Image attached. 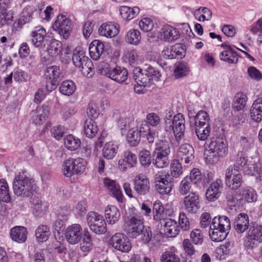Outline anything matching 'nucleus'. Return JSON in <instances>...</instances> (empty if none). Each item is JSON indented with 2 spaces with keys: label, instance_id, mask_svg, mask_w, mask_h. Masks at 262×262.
<instances>
[{
  "label": "nucleus",
  "instance_id": "obj_24",
  "mask_svg": "<svg viewBox=\"0 0 262 262\" xmlns=\"http://www.w3.org/2000/svg\"><path fill=\"white\" fill-rule=\"evenodd\" d=\"M184 50L181 44H176L172 46L165 47L163 49L162 56L167 59H173L182 57L184 56Z\"/></svg>",
  "mask_w": 262,
  "mask_h": 262
},
{
  "label": "nucleus",
  "instance_id": "obj_49",
  "mask_svg": "<svg viewBox=\"0 0 262 262\" xmlns=\"http://www.w3.org/2000/svg\"><path fill=\"white\" fill-rule=\"evenodd\" d=\"M76 90L75 83L71 80L63 81L59 85V91L61 94L66 96L72 95Z\"/></svg>",
  "mask_w": 262,
  "mask_h": 262
},
{
  "label": "nucleus",
  "instance_id": "obj_35",
  "mask_svg": "<svg viewBox=\"0 0 262 262\" xmlns=\"http://www.w3.org/2000/svg\"><path fill=\"white\" fill-rule=\"evenodd\" d=\"M114 118L117 119V124L121 134L123 135L126 129L134 125V122L130 118H127L124 114L115 113Z\"/></svg>",
  "mask_w": 262,
  "mask_h": 262
},
{
  "label": "nucleus",
  "instance_id": "obj_57",
  "mask_svg": "<svg viewBox=\"0 0 262 262\" xmlns=\"http://www.w3.org/2000/svg\"><path fill=\"white\" fill-rule=\"evenodd\" d=\"M189 68L187 63L181 62L176 64L174 75L177 78H181L188 74Z\"/></svg>",
  "mask_w": 262,
  "mask_h": 262
},
{
  "label": "nucleus",
  "instance_id": "obj_52",
  "mask_svg": "<svg viewBox=\"0 0 262 262\" xmlns=\"http://www.w3.org/2000/svg\"><path fill=\"white\" fill-rule=\"evenodd\" d=\"M11 200L9 189L6 180L0 179V200L4 202H9Z\"/></svg>",
  "mask_w": 262,
  "mask_h": 262
},
{
  "label": "nucleus",
  "instance_id": "obj_50",
  "mask_svg": "<svg viewBox=\"0 0 262 262\" xmlns=\"http://www.w3.org/2000/svg\"><path fill=\"white\" fill-rule=\"evenodd\" d=\"M124 60L131 66H135L140 62L139 56L135 49L127 50L124 53Z\"/></svg>",
  "mask_w": 262,
  "mask_h": 262
},
{
  "label": "nucleus",
  "instance_id": "obj_23",
  "mask_svg": "<svg viewBox=\"0 0 262 262\" xmlns=\"http://www.w3.org/2000/svg\"><path fill=\"white\" fill-rule=\"evenodd\" d=\"M161 224L162 227H163L164 234L167 236L175 237L180 231L179 225L174 220L165 219L161 221Z\"/></svg>",
  "mask_w": 262,
  "mask_h": 262
},
{
  "label": "nucleus",
  "instance_id": "obj_2",
  "mask_svg": "<svg viewBox=\"0 0 262 262\" xmlns=\"http://www.w3.org/2000/svg\"><path fill=\"white\" fill-rule=\"evenodd\" d=\"M228 152V142L224 135L211 138L206 143L205 162L210 164L215 163L220 158L226 157Z\"/></svg>",
  "mask_w": 262,
  "mask_h": 262
},
{
  "label": "nucleus",
  "instance_id": "obj_34",
  "mask_svg": "<svg viewBox=\"0 0 262 262\" xmlns=\"http://www.w3.org/2000/svg\"><path fill=\"white\" fill-rule=\"evenodd\" d=\"M10 237L12 239L18 243H24L27 239V229L23 226H15L10 230Z\"/></svg>",
  "mask_w": 262,
  "mask_h": 262
},
{
  "label": "nucleus",
  "instance_id": "obj_5",
  "mask_svg": "<svg viewBox=\"0 0 262 262\" xmlns=\"http://www.w3.org/2000/svg\"><path fill=\"white\" fill-rule=\"evenodd\" d=\"M86 166L87 162L83 158H69L62 163L61 171L65 177L71 178L75 175L79 176L83 173Z\"/></svg>",
  "mask_w": 262,
  "mask_h": 262
},
{
  "label": "nucleus",
  "instance_id": "obj_1",
  "mask_svg": "<svg viewBox=\"0 0 262 262\" xmlns=\"http://www.w3.org/2000/svg\"><path fill=\"white\" fill-rule=\"evenodd\" d=\"M248 175L254 176L259 182L261 179V167L258 170V166L254 165L252 159H249L245 152L239 151L235 164L230 166L225 172V179L241 175V171Z\"/></svg>",
  "mask_w": 262,
  "mask_h": 262
},
{
  "label": "nucleus",
  "instance_id": "obj_53",
  "mask_svg": "<svg viewBox=\"0 0 262 262\" xmlns=\"http://www.w3.org/2000/svg\"><path fill=\"white\" fill-rule=\"evenodd\" d=\"M161 262H180V259L177 252L171 249L162 253L160 257Z\"/></svg>",
  "mask_w": 262,
  "mask_h": 262
},
{
  "label": "nucleus",
  "instance_id": "obj_27",
  "mask_svg": "<svg viewBox=\"0 0 262 262\" xmlns=\"http://www.w3.org/2000/svg\"><path fill=\"white\" fill-rule=\"evenodd\" d=\"M249 226V216L247 214L241 213L235 217L234 222V226L237 233H244L248 229Z\"/></svg>",
  "mask_w": 262,
  "mask_h": 262
},
{
  "label": "nucleus",
  "instance_id": "obj_32",
  "mask_svg": "<svg viewBox=\"0 0 262 262\" xmlns=\"http://www.w3.org/2000/svg\"><path fill=\"white\" fill-rule=\"evenodd\" d=\"M61 49L62 43L60 41L50 38L46 48L41 50L46 52L49 56L55 57L59 55Z\"/></svg>",
  "mask_w": 262,
  "mask_h": 262
},
{
  "label": "nucleus",
  "instance_id": "obj_41",
  "mask_svg": "<svg viewBox=\"0 0 262 262\" xmlns=\"http://www.w3.org/2000/svg\"><path fill=\"white\" fill-rule=\"evenodd\" d=\"M261 108L262 98H258L254 101L250 111L252 119L256 122H260L262 120Z\"/></svg>",
  "mask_w": 262,
  "mask_h": 262
},
{
  "label": "nucleus",
  "instance_id": "obj_37",
  "mask_svg": "<svg viewBox=\"0 0 262 262\" xmlns=\"http://www.w3.org/2000/svg\"><path fill=\"white\" fill-rule=\"evenodd\" d=\"M81 239L82 241L80 244V248L84 253V255H86L92 250L94 246L92 236L88 229H84Z\"/></svg>",
  "mask_w": 262,
  "mask_h": 262
},
{
  "label": "nucleus",
  "instance_id": "obj_9",
  "mask_svg": "<svg viewBox=\"0 0 262 262\" xmlns=\"http://www.w3.org/2000/svg\"><path fill=\"white\" fill-rule=\"evenodd\" d=\"M72 21L66 15L59 14L53 24V28L64 39L70 36L72 29Z\"/></svg>",
  "mask_w": 262,
  "mask_h": 262
},
{
  "label": "nucleus",
  "instance_id": "obj_60",
  "mask_svg": "<svg viewBox=\"0 0 262 262\" xmlns=\"http://www.w3.org/2000/svg\"><path fill=\"white\" fill-rule=\"evenodd\" d=\"M195 132L198 138L205 141L210 134V126H195Z\"/></svg>",
  "mask_w": 262,
  "mask_h": 262
},
{
  "label": "nucleus",
  "instance_id": "obj_45",
  "mask_svg": "<svg viewBox=\"0 0 262 262\" xmlns=\"http://www.w3.org/2000/svg\"><path fill=\"white\" fill-rule=\"evenodd\" d=\"M248 97L246 94L239 92L235 94L232 103V107L236 111L243 110L246 106Z\"/></svg>",
  "mask_w": 262,
  "mask_h": 262
},
{
  "label": "nucleus",
  "instance_id": "obj_3",
  "mask_svg": "<svg viewBox=\"0 0 262 262\" xmlns=\"http://www.w3.org/2000/svg\"><path fill=\"white\" fill-rule=\"evenodd\" d=\"M13 189L15 195L23 198H28L36 193L35 182L28 176L26 171L16 174L13 182Z\"/></svg>",
  "mask_w": 262,
  "mask_h": 262
},
{
  "label": "nucleus",
  "instance_id": "obj_42",
  "mask_svg": "<svg viewBox=\"0 0 262 262\" xmlns=\"http://www.w3.org/2000/svg\"><path fill=\"white\" fill-rule=\"evenodd\" d=\"M141 38L140 31L136 29L129 30L124 37L126 42L134 46L139 45L141 42Z\"/></svg>",
  "mask_w": 262,
  "mask_h": 262
},
{
  "label": "nucleus",
  "instance_id": "obj_61",
  "mask_svg": "<svg viewBox=\"0 0 262 262\" xmlns=\"http://www.w3.org/2000/svg\"><path fill=\"white\" fill-rule=\"evenodd\" d=\"M135 80L138 84L144 85L146 86H149L152 82L148 75L146 74L145 70L144 73L139 72L138 74H135Z\"/></svg>",
  "mask_w": 262,
  "mask_h": 262
},
{
  "label": "nucleus",
  "instance_id": "obj_63",
  "mask_svg": "<svg viewBox=\"0 0 262 262\" xmlns=\"http://www.w3.org/2000/svg\"><path fill=\"white\" fill-rule=\"evenodd\" d=\"M139 161L142 166L148 167L151 164V154L148 150H142L139 154Z\"/></svg>",
  "mask_w": 262,
  "mask_h": 262
},
{
  "label": "nucleus",
  "instance_id": "obj_31",
  "mask_svg": "<svg viewBox=\"0 0 262 262\" xmlns=\"http://www.w3.org/2000/svg\"><path fill=\"white\" fill-rule=\"evenodd\" d=\"M140 11V8L137 6L130 7L126 6H122L119 8V13L121 18L126 21H129L135 18Z\"/></svg>",
  "mask_w": 262,
  "mask_h": 262
},
{
  "label": "nucleus",
  "instance_id": "obj_33",
  "mask_svg": "<svg viewBox=\"0 0 262 262\" xmlns=\"http://www.w3.org/2000/svg\"><path fill=\"white\" fill-rule=\"evenodd\" d=\"M104 215L108 224L114 225L119 220L120 213L117 207L114 205H108L105 208Z\"/></svg>",
  "mask_w": 262,
  "mask_h": 262
},
{
  "label": "nucleus",
  "instance_id": "obj_59",
  "mask_svg": "<svg viewBox=\"0 0 262 262\" xmlns=\"http://www.w3.org/2000/svg\"><path fill=\"white\" fill-rule=\"evenodd\" d=\"M139 28L145 32L151 31L154 27V23L152 18L145 17L142 18L138 22Z\"/></svg>",
  "mask_w": 262,
  "mask_h": 262
},
{
  "label": "nucleus",
  "instance_id": "obj_26",
  "mask_svg": "<svg viewBox=\"0 0 262 262\" xmlns=\"http://www.w3.org/2000/svg\"><path fill=\"white\" fill-rule=\"evenodd\" d=\"M178 156L186 164L191 163L194 159V150L188 144L181 145L178 151Z\"/></svg>",
  "mask_w": 262,
  "mask_h": 262
},
{
  "label": "nucleus",
  "instance_id": "obj_64",
  "mask_svg": "<svg viewBox=\"0 0 262 262\" xmlns=\"http://www.w3.org/2000/svg\"><path fill=\"white\" fill-rule=\"evenodd\" d=\"M189 177H185L181 182L179 186V190L182 195L186 194L189 192L191 188V182L190 181Z\"/></svg>",
  "mask_w": 262,
  "mask_h": 262
},
{
  "label": "nucleus",
  "instance_id": "obj_44",
  "mask_svg": "<svg viewBox=\"0 0 262 262\" xmlns=\"http://www.w3.org/2000/svg\"><path fill=\"white\" fill-rule=\"evenodd\" d=\"M118 146L113 142L106 143L103 146L102 155L103 158L107 159H113L118 151Z\"/></svg>",
  "mask_w": 262,
  "mask_h": 262
},
{
  "label": "nucleus",
  "instance_id": "obj_22",
  "mask_svg": "<svg viewBox=\"0 0 262 262\" xmlns=\"http://www.w3.org/2000/svg\"><path fill=\"white\" fill-rule=\"evenodd\" d=\"M221 47L223 48L220 55L221 60L229 63H235L237 62V54L230 45L226 42H224L221 45Z\"/></svg>",
  "mask_w": 262,
  "mask_h": 262
},
{
  "label": "nucleus",
  "instance_id": "obj_38",
  "mask_svg": "<svg viewBox=\"0 0 262 262\" xmlns=\"http://www.w3.org/2000/svg\"><path fill=\"white\" fill-rule=\"evenodd\" d=\"M127 75L126 69L120 67H116L112 68L108 77L119 83H122L127 79Z\"/></svg>",
  "mask_w": 262,
  "mask_h": 262
},
{
  "label": "nucleus",
  "instance_id": "obj_25",
  "mask_svg": "<svg viewBox=\"0 0 262 262\" xmlns=\"http://www.w3.org/2000/svg\"><path fill=\"white\" fill-rule=\"evenodd\" d=\"M49 114L47 106L37 107L31 113L32 122L36 125H40L44 122Z\"/></svg>",
  "mask_w": 262,
  "mask_h": 262
},
{
  "label": "nucleus",
  "instance_id": "obj_43",
  "mask_svg": "<svg viewBox=\"0 0 262 262\" xmlns=\"http://www.w3.org/2000/svg\"><path fill=\"white\" fill-rule=\"evenodd\" d=\"M35 235L37 242H46L51 235L49 227L45 225H39L35 230Z\"/></svg>",
  "mask_w": 262,
  "mask_h": 262
},
{
  "label": "nucleus",
  "instance_id": "obj_39",
  "mask_svg": "<svg viewBox=\"0 0 262 262\" xmlns=\"http://www.w3.org/2000/svg\"><path fill=\"white\" fill-rule=\"evenodd\" d=\"M90 59L85 55V51L81 47H77L73 51L72 61L76 67L81 66L85 62Z\"/></svg>",
  "mask_w": 262,
  "mask_h": 262
},
{
  "label": "nucleus",
  "instance_id": "obj_10",
  "mask_svg": "<svg viewBox=\"0 0 262 262\" xmlns=\"http://www.w3.org/2000/svg\"><path fill=\"white\" fill-rule=\"evenodd\" d=\"M30 37L32 45L40 50L46 48L50 39L47 35L46 29L41 26L35 27L31 32Z\"/></svg>",
  "mask_w": 262,
  "mask_h": 262
},
{
  "label": "nucleus",
  "instance_id": "obj_21",
  "mask_svg": "<svg viewBox=\"0 0 262 262\" xmlns=\"http://www.w3.org/2000/svg\"><path fill=\"white\" fill-rule=\"evenodd\" d=\"M134 189L139 195L147 194L150 189L149 179L146 176L142 174L136 176L134 180Z\"/></svg>",
  "mask_w": 262,
  "mask_h": 262
},
{
  "label": "nucleus",
  "instance_id": "obj_62",
  "mask_svg": "<svg viewBox=\"0 0 262 262\" xmlns=\"http://www.w3.org/2000/svg\"><path fill=\"white\" fill-rule=\"evenodd\" d=\"M66 132V127L61 125L54 126L50 129L52 136L58 140L61 139L63 137Z\"/></svg>",
  "mask_w": 262,
  "mask_h": 262
},
{
  "label": "nucleus",
  "instance_id": "obj_51",
  "mask_svg": "<svg viewBox=\"0 0 262 262\" xmlns=\"http://www.w3.org/2000/svg\"><path fill=\"white\" fill-rule=\"evenodd\" d=\"M129 129L126 139L132 146H136L140 141L141 135L136 127L132 126Z\"/></svg>",
  "mask_w": 262,
  "mask_h": 262
},
{
  "label": "nucleus",
  "instance_id": "obj_54",
  "mask_svg": "<svg viewBox=\"0 0 262 262\" xmlns=\"http://www.w3.org/2000/svg\"><path fill=\"white\" fill-rule=\"evenodd\" d=\"M153 213L155 220L161 221L165 219L164 209L162 203L159 200L154 204Z\"/></svg>",
  "mask_w": 262,
  "mask_h": 262
},
{
  "label": "nucleus",
  "instance_id": "obj_40",
  "mask_svg": "<svg viewBox=\"0 0 262 262\" xmlns=\"http://www.w3.org/2000/svg\"><path fill=\"white\" fill-rule=\"evenodd\" d=\"M143 219L140 215L134 214L128 216L125 220L123 229H128L132 227H138L137 229L142 228L143 225Z\"/></svg>",
  "mask_w": 262,
  "mask_h": 262
},
{
  "label": "nucleus",
  "instance_id": "obj_20",
  "mask_svg": "<svg viewBox=\"0 0 262 262\" xmlns=\"http://www.w3.org/2000/svg\"><path fill=\"white\" fill-rule=\"evenodd\" d=\"M45 74L51 80L50 83L46 85L47 90L51 92L56 88L59 82L60 75L59 68L56 66H50L47 68Z\"/></svg>",
  "mask_w": 262,
  "mask_h": 262
},
{
  "label": "nucleus",
  "instance_id": "obj_55",
  "mask_svg": "<svg viewBox=\"0 0 262 262\" xmlns=\"http://www.w3.org/2000/svg\"><path fill=\"white\" fill-rule=\"evenodd\" d=\"M242 200L247 203H253L255 202L257 199V195L255 190L252 188H244L241 192Z\"/></svg>",
  "mask_w": 262,
  "mask_h": 262
},
{
  "label": "nucleus",
  "instance_id": "obj_18",
  "mask_svg": "<svg viewBox=\"0 0 262 262\" xmlns=\"http://www.w3.org/2000/svg\"><path fill=\"white\" fill-rule=\"evenodd\" d=\"M262 226H254L252 229H250L245 240V246L247 247L253 248L260 243L262 241Z\"/></svg>",
  "mask_w": 262,
  "mask_h": 262
},
{
  "label": "nucleus",
  "instance_id": "obj_47",
  "mask_svg": "<svg viewBox=\"0 0 262 262\" xmlns=\"http://www.w3.org/2000/svg\"><path fill=\"white\" fill-rule=\"evenodd\" d=\"M64 145L68 149L74 151L80 146L81 141L78 138L70 134L64 138Z\"/></svg>",
  "mask_w": 262,
  "mask_h": 262
},
{
  "label": "nucleus",
  "instance_id": "obj_46",
  "mask_svg": "<svg viewBox=\"0 0 262 262\" xmlns=\"http://www.w3.org/2000/svg\"><path fill=\"white\" fill-rule=\"evenodd\" d=\"M84 134L89 138H93L98 132V127L94 120H86L83 127Z\"/></svg>",
  "mask_w": 262,
  "mask_h": 262
},
{
  "label": "nucleus",
  "instance_id": "obj_17",
  "mask_svg": "<svg viewBox=\"0 0 262 262\" xmlns=\"http://www.w3.org/2000/svg\"><path fill=\"white\" fill-rule=\"evenodd\" d=\"M223 189V183L221 179L212 182L206 191V199L210 202H214L221 195Z\"/></svg>",
  "mask_w": 262,
  "mask_h": 262
},
{
  "label": "nucleus",
  "instance_id": "obj_19",
  "mask_svg": "<svg viewBox=\"0 0 262 262\" xmlns=\"http://www.w3.org/2000/svg\"><path fill=\"white\" fill-rule=\"evenodd\" d=\"M184 208L187 212L191 214L196 213L200 207V196L195 192H191L184 199Z\"/></svg>",
  "mask_w": 262,
  "mask_h": 262
},
{
  "label": "nucleus",
  "instance_id": "obj_30",
  "mask_svg": "<svg viewBox=\"0 0 262 262\" xmlns=\"http://www.w3.org/2000/svg\"><path fill=\"white\" fill-rule=\"evenodd\" d=\"M170 153L154 151L153 152V164L158 168L167 167L169 163L168 156Z\"/></svg>",
  "mask_w": 262,
  "mask_h": 262
},
{
  "label": "nucleus",
  "instance_id": "obj_36",
  "mask_svg": "<svg viewBox=\"0 0 262 262\" xmlns=\"http://www.w3.org/2000/svg\"><path fill=\"white\" fill-rule=\"evenodd\" d=\"M137 162L136 156L129 151H126L124 153V158L122 160H119L118 163L119 168L122 170H126L125 164L129 167H134Z\"/></svg>",
  "mask_w": 262,
  "mask_h": 262
},
{
  "label": "nucleus",
  "instance_id": "obj_58",
  "mask_svg": "<svg viewBox=\"0 0 262 262\" xmlns=\"http://www.w3.org/2000/svg\"><path fill=\"white\" fill-rule=\"evenodd\" d=\"M31 198L30 202L33 206L34 209L36 212L43 211L46 209V206L43 202L41 197L39 194L34 193Z\"/></svg>",
  "mask_w": 262,
  "mask_h": 262
},
{
  "label": "nucleus",
  "instance_id": "obj_4",
  "mask_svg": "<svg viewBox=\"0 0 262 262\" xmlns=\"http://www.w3.org/2000/svg\"><path fill=\"white\" fill-rule=\"evenodd\" d=\"M230 228V222L226 216L213 218L210 226L209 235L211 240L219 242L224 240Z\"/></svg>",
  "mask_w": 262,
  "mask_h": 262
},
{
  "label": "nucleus",
  "instance_id": "obj_6",
  "mask_svg": "<svg viewBox=\"0 0 262 262\" xmlns=\"http://www.w3.org/2000/svg\"><path fill=\"white\" fill-rule=\"evenodd\" d=\"M165 130L172 131L177 141L181 140L185 130V119L181 113H178L170 120L165 119Z\"/></svg>",
  "mask_w": 262,
  "mask_h": 262
},
{
  "label": "nucleus",
  "instance_id": "obj_56",
  "mask_svg": "<svg viewBox=\"0 0 262 262\" xmlns=\"http://www.w3.org/2000/svg\"><path fill=\"white\" fill-rule=\"evenodd\" d=\"M227 185L232 190L238 189L243 183V177L241 175L231 177L225 179Z\"/></svg>",
  "mask_w": 262,
  "mask_h": 262
},
{
  "label": "nucleus",
  "instance_id": "obj_16",
  "mask_svg": "<svg viewBox=\"0 0 262 262\" xmlns=\"http://www.w3.org/2000/svg\"><path fill=\"white\" fill-rule=\"evenodd\" d=\"M82 229L78 224L69 226L65 231V237L68 243L75 245L78 243L81 238Z\"/></svg>",
  "mask_w": 262,
  "mask_h": 262
},
{
  "label": "nucleus",
  "instance_id": "obj_8",
  "mask_svg": "<svg viewBox=\"0 0 262 262\" xmlns=\"http://www.w3.org/2000/svg\"><path fill=\"white\" fill-rule=\"evenodd\" d=\"M86 220L90 230L94 233L100 235L106 232V224L102 215L90 211L87 214Z\"/></svg>",
  "mask_w": 262,
  "mask_h": 262
},
{
  "label": "nucleus",
  "instance_id": "obj_13",
  "mask_svg": "<svg viewBox=\"0 0 262 262\" xmlns=\"http://www.w3.org/2000/svg\"><path fill=\"white\" fill-rule=\"evenodd\" d=\"M110 243L116 250L122 252H128L132 249V244L128 238L124 234L117 233L111 238Z\"/></svg>",
  "mask_w": 262,
  "mask_h": 262
},
{
  "label": "nucleus",
  "instance_id": "obj_29",
  "mask_svg": "<svg viewBox=\"0 0 262 262\" xmlns=\"http://www.w3.org/2000/svg\"><path fill=\"white\" fill-rule=\"evenodd\" d=\"M89 50L91 58L97 60L104 52V45L100 41L94 40L90 45Z\"/></svg>",
  "mask_w": 262,
  "mask_h": 262
},
{
  "label": "nucleus",
  "instance_id": "obj_28",
  "mask_svg": "<svg viewBox=\"0 0 262 262\" xmlns=\"http://www.w3.org/2000/svg\"><path fill=\"white\" fill-rule=\"evenodd\" d=\"M98 32L101 36L106 38H112L118 33L119 30L116 24L113 23H106L100 26Z\"/></svg>",
  "mask_w": 262,
  "mask_h": 262
},
{
  "label": "nucleus",
  "instance_id": "obj_14",
  "mask_svg": "<svg viewBox=\"0 0 262 262\" xmlns=\"http://www.w3.org/2000/svg\"><path fill=\"white\" fill-rule=\"evenodd\" d=\"M103 183L105 190L110 195L115 198L119 202H123L124 196L118 183L108 178H104Z\"/></svg>",
  "mask_w": 262,
  "mask_h": 262
},
{
  "label": "nucleus",
  "instance_id": "obj_11",
  "mask_svg": "<svg viewBox=\"0 0 262 262\" xmlns=\"http://www.w3.org/2000/svg\"><path fill=\"white\" fill-rule=\"evenodd\" d=\"M169 176L166 171H159L155 175L156 188L160 194H169L171 191V184L169 181Z\"/></svg>",
  "mask_w": 262,
  "mask_h": 262
},
{
  "label": "nucleus",
  "instance_id": "obj_48",
  "mask_svg": "<svg viewBox=\"0 0 262 262\" xmlns=\"http://www.w3.org/2000/svg\"><path fill=\"white\" fill-rule=\"evenodd\" d=\"M209 114L204 111H199L195 116V126H210Z\"/></svg>",
  "mask_w": 262,
  "mask_h": 262
},
{
  "label": "nucleus",
  "instance_id": "obj_7",
  "mask_svg": "<svg viewBox=\"0 0 262 262\" xmlns=\"http://www.w3.org/2000/svg\"><path fill=\"white\" fill-rule=\"evenodd\" d=\"M44 4L28 5L23 10L21 16L14 24L18 28H21L27 23L38 16L39 11L43 10Z\"/></svg>",
  "mask_w": 262,
  "mask_h": 262
},
{
  "label": "nucleus",
  "instance_id": "obj_15",
  "mask_svg": "<svg viewBox=\"0 0 262 262\" xmlns=\"http://www.w3.org/2000/svg\"><path fill=\"white\" fill-rule=\"evenodd\" d=\"M180 37L179 31L169 25H164L158 33V38L168 42H174Z\"/></svg>",
  "mask_w": 262,
  "mask_h": 262
},
{
  "label": "nucleus",
  "instance_id": "obj_12",
  "mask_svg": "<svg viewBox=\"0 0 262 262\" xmlns=\"http://www.w3.org/2000/svg\"><path fill=\"white\" fill-rule=\"evenodd\" d=\"M138 227H132L125 229L124 231L130 237L133 238H138L144 244L148 243L151 239L152 233L150 228L145 227L142 225V228L137 229Z\"/></svg>",
  "mask_w": 262,
  "mask_h": 262
}]
</instances>
